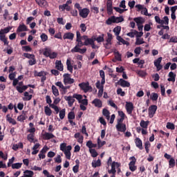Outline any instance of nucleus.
Listing matches in <instances>:
<instances>
[{
    "label": "nucleus",
    "instance_id": "37",
    "mask_svg": "<svg viewBox=\"0 0 177 177\" xmlns=\"http://www.w3.org/2000/svg\"><path fill=\"white\" fill-rule=\"evenodd\" d=\"M51 89L53 91V93L54 96H59V90L55 85L52 86Z\"/></svg>",
    "mask_w": 177,
    "mask_h": 177
},
{
    "label": "nucleus",
    "instance_id": "9",
    "mask_svg": "<svg viewBox=\"0 0 177 177\" xmlns=\"http://www.w3.org/2000/svg\"><path fill=\"white\" fill-rule=\"evenodd\" d=\"M79 86L81 87V88L84 91V92H88V91H91L92 89V87L89 86V83H81L79 84Z\"/></svg>",
    "mask_w": 177,
    "mask_h": 177
},
{
    "label": "nucleus",
    "instance_id": "50",
    "mask_svg": "<svg viewBox=\"0 0 177 177\" xmlns=\"http://www.w3.org/2000/svg\"><path fill=\"white\" fill-rule=\"evenodd\" d=\"M60 150L62 151H66L67 150V144L64 142L60 145Z\"/></svg>",
    "mask_w": 177,
    "mask_h": 177
},
{
    "label": "nucleus",
    "instance_id": "1",
    "mask_svg": "<svg viewBox=\"0 0 177 177\" xmlns=\"http://www.w3.org/2000/svg\"><path fill=\"white\" fill-rule=\"evenodd\" d=\"M76 41L77 42V45L71 49V52L72 53H81L82 55H84L86 52V48H80L82 47V41H81V39L82 37L81 36V33L80 31L76 32Z\"/></svg>",
    "mask_w": 177,
    "mask_h": 177
},
{
    "label": "nucleus",
    "instance_id": "14",
    "mask_svg": "<svg viewBox=\"0 0 177 177\" xmlns=\"http://www.w3.org/2000/svg\"><path fill=\"white\" fill-rule=\"evenodd\" d=\"M126 109L128 114H132V111H133V104L132 102H127Z\"/></svg>",
    "mask_w": 177,
    "mask_h": 177
},
{
    "label": "nucleus",
    "instance_id": "30",
    "mask_svg": "<svg viewBox=\"0 0 177 177\" xmlns=\"http://www.w3.org/2000/svg\"><path fill=\"white\" fill-rule=\"evenodd\" d=\"M24 96L25 97L23 98V100H24V101H28V100H31V99H32V95H30L28 93V92H25Z\"/></svg>",
    "mask_w": 177,
    "mask_h": 177
},
{
    "label": "nucleus",
    "instance_id": "3",
    "mask_svg": "<svg viewBox=\"0 0 177 177\" xmlns=\"http://www.w3.org/2000/svg\"><path fill=\"white\" fill-rule=\"evenodd\" d=\"M115 168H120V163L117 162H113L111 164V169L109 170V174H112V176L111 177H114L115 176V173L117 171L115 170ZM121 170L118 169V172H120Z\"/></svg>",
    "mask_w": 177,
    "mask_h": 177
},
{
    "label": "nucleus",
    "instance_id": "11",
    "mask_svg": "<svg viewBox=\"0 0 177 177\" xmlns=\"http://www.w3.org/2000/svg\"><path fill=\"white\" fill-rule=\"evenodd\" d=\"M89 9L88 8H83L82 10L80 11V16L83 19H86L88 17V15H89Z\"/></svg>",
    "mask_w": 177,
    "mask_h": 177
},
{
    "label": "nucleus",
    "instance_id": "61",
    "mask_svg": "<svg viewBox=\"0 0 177 177\" xmlns=\"http://www.w3.org/2000/svg\"><path fill=\"white\" fill-rule=\"evenodd\" d=\"M150 142L149 141L146 142L145 143V150L147 151V153H149V149L150 148Z\"/></svg>",
    "mask_w": 177,
    "mask_h": 177
},
{
    "label": "nucleus",
    "instance_id": "52",
    "mask_svg": "<svg viewBox=\"0 0 177 177\" xmlns=\"http://www.w3.org/2000/svg\"><path fill=\"white\" fill-rule=\"evenodd\" d=\"M40 38L43 42H46V41H48V35L45 33H42L40 36Z\"/></svg>",
    "mask_w": 177,
    "mask_h": 177
},
{
    "label": "nucleus",
    "instance_id": "58",
    "mask_svg": "<svg viewBox=\"0 0 177 177\" xmlns=\"http://www.w3.org/2000/svg\"><path fill=\"white\" fill-rule=\"evenodd\" d=\"M113 9L118 12V13H124L127 10V9H121L118 7H114Z\"/></svg>",
    "mask_w": 177,
    "mask_h": 177
},
{
    "label": "nucleus",
    "instance_id": "63",
    "mask_svg": "<svg viewBox=\"0 0 177 177\" xmlns=\"http://www.w3.org/2000/svg\"><path fill=\"white\" fill-rule=\"evenodd\" d=\"M141 50L142 48L140 47H136L134 50V53H136V55H140Z\"/></svg>",
    "mask_w": 177,
    "mask_h": 177
},
{
    "label": "nucleus",
    "instance_id": "26",
    "mask_svg": "<svg viewBox=\"0 0 177 177\" xmlns=\"http://www.w3.org/2000/svg\"><path fill=\"white\" fill-rule=\"evenodd\" d=\"M106 8L107 10L109 13H111L113 12V3L111 1L109 0L106 3Z\"/></svg>",
    "mask_w": 177,
    "mask_h": 177
},
{
    "label": "nucleus",
    "instance_id": "29",
    "mask_svg": "<svg viewBox=\"0 0 177 177\" xmlns=\"http://www.w3.org/2000/svg\"><path fill=\"white\" fill-rule=\"evenodd\" d=\"M86 146L87 147H88V149H90V150H91V149H93L95 148V147H97V145H96V144H93L92 141H91V140H89V141H88V142H86Z\"/></svg>",
    "mask_w": 177,
    "mask_h": 177
},
{
    "label": "nucleus",
    "instance_id": "16",
    "mask_svg": "<svg viewBox=\"0 0 177 177\" xmlns=\"http://www.w3.org/2000/svg\"><path fill=\"white\" fill-rule=\"evenodd\" d=\"M136 145L140 150H143V144L142 142V140L139 138L136 139Z\"/></svg>",
    "mask_w": 177,
    "mask_h": 177
},
{
    "label": "nucleus",
    "instance_id": "23",
    "mask_svg": "<svg viewBox=\"0 0 177 177\" xmlns=\"http://www.w3.org/2000/svg\"><path fill=\"white\" fill-rule=\"evenodd\" d=\"M0 41L3 42L4 45H9V41H8V38H6V35L0 34Z\"/></svg>",
    "mask_w": 177,
    "mask_h": 177
},
{
    "label": "nucleus",
    "instance_id": "2",
    "mask_svg": "<svg viewBox=\"0 0 177 177\" xmlns=\"http://www.w3.org/2000/svg\"><path fill=\"white\" fill-rule=\"evenodd\" d=\"M122 21H124V17H116L115 16H112L106 21V24L110 26V24H111L112 23H122Z\"/></svg>",
    "mask_w": 177,
    "mask_h": 177
},
{
    "label": "nucleus",
    "instance_id": "22",
    "mask_svg": "<svg viewBox=\"0 0 177 177\" xmlns=\"http://www.w3.org/2000/svg\"><path fill=\"white\" fill-rule=\"evenodd\" d=\"M93 104H94L95 106V107H102V100H99V99H95L93 100V101L92 102Z\"/></svg>",
    "mask_w": 177,
    "mask_h": 177
},
{
    "label": "nucleus",
    "instance_id": "60",
    "mask_svg": "<svg viewBox=\"0 0 177 177\" xmlns=\"http://www.w3.org/2000/svg\"><path fill=\"white\" fill-rule=\"evenodd\" d=\"M73 97L75 99H77V100H78L79 102H81V100H82V95H81L74 94Z\"/></svg>",
    "mask_w": 177,
    "mask_h": 177
},
{
    "label": "nucleus",
    "instance_id": "44",
    "mask_svg": "<svg viewBox=\"0 0 177 177\" xmlns=\"http://www.w3.org/2000/svg\"><path fill=\"white\" fill-rule=\"evenodd\" d=\"M101 165V162L100 159H98L97 161H94L92 162V166L93 168H96L97 167H100Z\"/></svg>",
    "mask_w": 177,
    "mask_h": 177
},
{
    "label": "nucleus",
    "instance_id": "4",
    "mask_svg": "<svg viewBox=\"0 0 177 177\" xmlns=\"http://www.w3.org/2000/svg\"><path fill=\"white\" fill-rule=\"evenodd\" d=\"M63 77H64V84L65 85H67V84H74V79L70 77V74L65 73L64 74Z\"/></svg>",
    "mask_w": 177,
    "mask_h": 177
},
{
    "label": "nucleus",
    "instance_id": "31",
    "mask_svg": "<svg viewBox=\"0 0 177 177\" xmlns=\"http://www.w3.org/2000/svg\"><path fill=\"white\" fill-rule=\"evenodd\" d=\"M44 139L46 140H49V139H53L55 138V136L52 133H46L44 135Z\"/></svg>",
    "mask_w": 177,
    "mask_h": 177
},
{
    "label": "nucleus",
    "instance_id": "21",
    "mask_svg": "<svg viewBox=\"0 0 177 177\" xmlns=\"http://www.w3.org/2000/svg\"><path fill=\"white\" fill-rule=\"evenodd\" d=\"M28 86H17L16 89L19 92V93H23L24 91H27Z\"/></svg>",
    "mask_w": 177,
    "mask_h": 177
},
{
    "label": "nucleus",
    "instance_id": "41",
    "mask_svg": "<svg viewBox=\"0 0 177 177\" xmlns=\"http://www.w3.org/2000/svg\"><path fill=\"white\" fill-rule=\"evenodd\" d=\"M50 52H51L50 48H44L43 55H44L46 57H49V56L50 55Z\"/></svg>",
    "mask_w": 177,
    "mask_h": 177
},
{
    "label": "nucleus",
    "instance_id": "42",
    "mask_svg": "<svg viewBox=\"0 0 177 177\" xmlns=\"http://www.w3.org/2000/svg\"><path fill=\"white\" fill-rule=\"evenodd\" d=\"M145 44V40H143V38H136L135 45H142Z\"/></svg>",
    "mask_w": 177,
    "mask_h": 177
},
{
    "label": "nucleus",
    "instance_id": "55",
    "mask_svg": "<svg viewBox=\"0 0 177 177\" xmlns=\"http://www.w3.org/2000/svg\"><path fill=\"white\" fill-rule=\"evenodd\" d=\"M68 120H74L75 118V115L74 114V112L71 111L68 115Z\"/></svg>",
    "mask_w": 177,
    "mask_h": 177
},
{
    "label": "nucleus",
    "instance_id": "40",
    "mask_svg": "<svg viewBox=\"0 0 177 177\" xmlns=\"http://www.w3.org/2000/svg\"><path fill=\"white\" fill-rule=\"evenodd\" d=\"M106 44H104L106 49H110L111 48V39H106Z\"/></svg>",
    "mask_w": 177,
    "mask_h": 177
},
{
    "label": "nucleus",
    "instance_id": "57",
    "mask_svg": "<svg viewBox=\"0 0 177 177\" xmlns=\"http://www.w3.org/2000/svg\"><path fill=\"white\" fill-rule=\"evenodd\" d=\"M167 129H175V124L171 122H168L167 124Z\"/></svg>",
    "mask_w": 177,
    "mask_h": 177
},
{
    "label": "nucleus",
    "instance_id": "47",
    "mask_svg": "<svg viewBox=\"0 0 177 177\" xmlns=\"http://www.w3.org/2000/svg\"><path fill=\"white\" fill-rule=\"evenodd\" d=\"M66 117V109H64L59 111V118L63 120Z\"/></svg>",
    "mask_w": 177,
    "mask_h": 177
},
{
    "label": "nucleus",
    "instance_id": "46",
    "mask_svg": "<svg viewBox=\"0 0 177 177\" xmlns=\"http://www.w3.org/2000/svg\"><path fill=\"white\" fill-rule=\"evenodd\" d=\"M97 145H98V149H100V147H102V146H104V145H106V141H102L100 140V138H98Z\"/></svg>",
    "mask_w": 177,
    "mask_h": 177
},
{
    "label": "nucleus",
    "instance_id": "19",
    "mask_svg": "<svg viewBox=\"0 0 177 177\" xmlns=\"http://www.w3.org/2000/svg\"><path fill=\"white\" fill-rule=\"evenodd\" d=\"M55 68L59 70V71H63V64H62V61L57 60L55 62Z\"/></svg>",
    "mask_w": 177,
    "mask_h": 177
},
{
    "label": "nucleus",
    "instance_id": "32",
    "mask_svg": "<svg viewBox=\"0 0 177 177\" xmlns=\"http://www.w3.org/2000/svg\"><path fill=\"white\" fill-rule=\"evenodd\" d=\"M140 125L144 129H147V127H149V121L141 120Z\"/></svg>",
    "mask_w": 177,
    "mask_h": 177
},
{
    "label": "nucleus",
    "instance_id": "8",
    "mask_svg": "<svg viewBox=\"0 0 177 177\" xmlns=\"http://www.w3.org/2000/svg\"><path fill=\"white\" fill-rule=\"evenodd\" d=\"M115 128L118 132H125L127 131V125L124 123L117 124Z\"/></svg>",
    "mask_w": 177,
    "mask_h": 177
},
{
    "label": "nucleus",
    "instance_id": "53",
    "mask_svg": "<svg viewBox=\"0 0 177 177\" xmlns=\"http://www.w3.org/2000/svg\"><path fill=\"white\" fill-rule=\"evenodd\" d=\"M89 151L93 157H97V152L96 151V150H95V149H89Z\"/></svg>",
    "mask_w": 177,
    "mask_h": 177
},
{
    "label": "nucleus",
    "instance_id": "7",
    "mask_svg": "<svg viewBox=\"0 0 177 177\" xmlns=\"http://www.w3.org/2000/svg\"><path fill=\"white\" fill-rule=\"evenodd\" d=\"M156 111H157V106L156 105H151L149 108V115L150 118H153L154 117V114H156Z\"/></svg>",
    "mask_w": 177,
    "mask_h": 177
},
{
    "label": "nucleus",
    "instance_id": "59",
    "mask_svg": "<svg viewBox=\"0 0 177 177\" xmlns=\"http://www.w3.org/2000/svg\"><path fill=\"white\" fill-rule=\"evenodd\" d=\"M117 93L120 96H125V92L122 91V88H118Z\"/></svg>",
    "mask_w": 177,
    "mask_h": 177
},
{
    "label": "nucleus",
    "instance_id": "27",
    "mask_svg": "<svg viewBox=\"0 0 177 177\" xmlns=\"http://www.w3.org/2000/svg\"><path fill=\"white\" fill-rule=\"evenodd\" d=\"M102 115L106 117V120H110V111L107 110L106 109H104L102 110Z\"/></svg>",
    "mask_w": 177,
    "mask_h": 177
},
{
    "label": "nucleus",
    "instance_id": "51",
    "mask_svg": "<svg viewBox=\"0 0 177 177\" xmlns=\"http://www.w3.org/2000/svg\"><path fill=\"white\" fill-rule=\"evenodd\" d=\"M169 165L170 168H174V167H175V159H174V158H170L169 161Z\"/></svg>",
    "mask_w": 177,
    "mask_h": 177
},
{
    "label": "nucleus",
    "instance_id": "36",
    "mask_svg": "<svg viewBox=\"0 0 177 177\" xmlns=\"http://www.w3.org/2000/svg\"><path fill=\"white\" fill-rule=\"evenodd\" d=\"M34 75L35 77H44V75H46V73L45 71L37 72L35 71Z\"/></svg>",
    "mask_w": 177,
    "mask_h": 177
},
{
    "label": "nucleus",
    "instance_id": "64",
    "mask_svg": "<svg viewBox=\"0 0 177 177\" xmlns=\"http://www.w3.org/2000/svg\"><path fill=\"white\" fill-rule=\"evenodd\" d=\"M169 42H174V44H176L177 42V37L175 36V37H172L170 38Z\"/></svg>",
    "mask_w": 177,
    "mask_h": 177
},
{
    "label": "nucleus",
    "instance_id": "17",
    "mask_svg": "<svg viewBox=\"0 0 177 177\" xmlns=\"http://www.w3.org/2000/svg\"><path fill=\"white\" fill-rule=\"evenodd\" d=\"M39 6L41 8H46L48 6V2L46 0H35Z\"/></svg>",
    "mask_w": 177,
    "mask_h": 177
},
{
    "label": "nucleus",
    "instance_id": "13",
    "mask_svg": "<svg viewBox=\"0 0 177 177\" xmlns=\"http://www.w3.org/2000/svg\"><path fill=\"white\" fill-rule=\"evenodd\" d=\"M65 100L68 102L69 107H71L73 104H74V102H75V99L74 98V95L73 96H65Z\"/></svg>",
    "mask_w": 177,
    "mask_h": 177
},
{
    "label": "nucleus",
    "instance_id": "33",
    "mask_svg": "<svg viewBox=\"0 0 177 177\" xmlns=\"http://www.w3.org/2000/svg\"><path fill=\"white\" fill-rule=\"evenodd\" d=\"M7 121L10 122V124H12V125H16L17 122L16 120L12 118H10V115H6Z\"/></svg>",
    "mask_w": 177,
    "mask_h": 177
},
{
    "label": "nucleus",
    "instance_id": "38",
    "mask_svg": "<svg viewBox=\"0 0 177 177\" xmlns=\"http://www.w3.org/2000/svg\"><path fill=\"white\" fill-rule=\"evenodd\" d=\"M21 165H23V163H14L12 165V169H19V168H21Z\"/></svg>",
    "mask_w": 177,
    "mask_h": 177
},
{
    "label": "nucleus",
    "instance_id": "43",
    "mask_svg": "<svg viewBox=\"0 0 177 177\" xmlns=\"http://www.w3.org/2000/svg\"><path fill=\"white\" fill-rule=\"evenodd\" d=\"M27 119V116L26 114H22L17 117V121H20V122H23L25 120Z\"/></svg>",
    "mask_w": 177,
    "mask_h": 177
},
{
    "label": "nucleus",
    "instance_id": "39",
    "mask_svg": "<svg viewBox=\"0 0 177 177\" xmlns=\"http://www.w3.org/2000/svg\"><path fill=\"white\" fill-rule=\"evenodd\" d=\"M113 32L115 33V35L116 37H118L120 35V32H121V26H117L113 29Z\"/></svg>",
    "mask_w": 177,
    "mask_h": 177
},
{
    "label": "nucleus",
    "instance_id": "34",
    "mask_svg": "<svg viewBox=\"0 0 177 177\" xmlns=\"http://www.w3.org/2000/svg\"><path fill=\"white\" fill-rule=\"evenodd\" d=\"M93 44V40L91 39V38H88L84 43L82 42V46H84V45L85 46H88V45H91Z\"/></svg>",
    "mask_w": 177,
    "mask_h": 177
},
{
    "label": "nucleus",
    "instance_id": "24",
    "mask_svg": "<svg viewBox=\"0 0 177 177\" xmlns=\"http://www.w3.org/2000/svg\"><path fill=\"white\" fill-rule=\"evenodd\" d=\"M27 139L28 142H30V143H35V142H38L37 140H34V133H30L27 136Z\"/></svg>",
    "mask_w": 177,
    "mask_h": 177
},
{
    "label": "nucleus",
    "instance_id": "49",
    "mask_svg": "<svg viewBox=\"0 0 177 177\" xmlns=\"http://www.w3.org/2000/svg\"><path fill=\"white\" fill-rule=\"evenodd\" d=\"M50 107H51V109H53L55 110V111L56 112V114H59V111H60V109H59V107L56 105H55V104H50Z\"/></svg>",
    "mask_w": 177,
    "mask_h": 177
},
{
    "label": "nucleus",
    "instance_id": "35",
    "mask_svg": "<svg viewBox=\"0 0 177 177\" xmlns=\"http://www.w3.org/2000/svg\"><path fill=\"white\" fill-rule=\"evenodd\" d=\"M10 30H12V28H10V27H7L4 29H1L0 34L5 35V34H8V32H9V31H10Z\"/></svg>",
    "mask_w": 177,
    "mask_h": 177
},
{
    "label": "nucleus",
    "instance_id": "12",
    "mask_svg": "<svg viewBox=\"0 0 177 177\" xmlns=\"http://www.w3.org/2000/svg\"><path fill=\"white\" fill-rule=\"evenodd\" d=\"M118 84L120 85V86H122L123 88H129V86H131V84L123 79H120L118 81Z\"/></svg>",
    "mask_w": 177,
    "mask_h": 177
},
{
    "label": "nucleus",
    "instance_id": "15",
    "mask_svg": "<svg viewBox=\"0 0 177 177\" xmlns=\"http://www.w3.org/2000/svg\"><path fill=\"white\" fill-rule=\"evenodd\" d=\"M63 39H71V41H73V39H74V35L72 32H66L64 34Z\"/></svg>",
    "mask_w": 177,
    "mask_h": 177
},
{
    "label": "nucleus",
    "instance_id": "10",
    "mask_svg": "<svg viewBox=\"0 0 177 177\" xmlns=\"http://www.w3.org/2000/svg\"><path fill=\"white\" fill-rule=\"evenodd\" d=\"M71 149H73V147L68 145L66 147V150L64 151L66 156V158H67V160H71Z\"/></svg>",
    "mask_w": 177,
    "mask_h": 177
},
{
    "label": "nucleus",
    "instance_id": "28",
    "mask_svg": "<svg viewBox=\"0 0 177 177\" xmlns=\"http://www.w3.org/2000/svg\"><path fill=\"white\" fill-rule=\"evenodd\" d=\"M66 66H67V70H68L70 73H73V65H71V59H68L66 60Z\"/></svg>",
    "mask_w": 177,
    "mask_h": 177
},
{
    "label": "nucleus",
    "instance_id": "62",
    "mask_svg": "<svg viewBox=\"0 0 177 177\" xmlns=\"http://www.w3.org/2000/svg\"><path fill=\"white\" fill-rule=\"evenodd\" d=\"M141 13H142V15H145V16H151V14H149L147 12V8H142Z\"/></svg>",
    "mask_w": 177,
    "mask_h": 177
},
{
    "label": "nucleus",
    "instance_id": "54",
    "mask_svg": "<svg viewBox=\"0 0 177 177\" xmlns=\"http://www.w3.org/2000/svg\"><path fill=\"white\" fill-rule=\"evenodd\" d=\"M104 86L101 85V88H99V91H98V97H102V96H103V92H104Z\"/></svg>",
    "mask_w": 177,
    "mask_h": 177
},
{
    "label": "nucleus",
    "instance_id": "6",
    "mask_svg": "<svg viewBox=\"0 0 177 177\" xmlns=\"http://www.w3.org/2000/svg\"><path fill=\"white\" fill-rule=\"evenodd\" d=\"M162 61V57H158L154 61V66L157 68V71H160L162 68V65H161V62Z\"/></svg>",
    "mask_w": 177,
    "mask_h": 177
},
{
    "label": "nucleus",
    "instance_id": "20",
    "mask_svg": "<svg viewBox=\"0 0 177 177\" xmlns=\"http://www.w3.org/2000/svg\"><path fill=\"white\" fill-rule=\"evenodd\" d=\"M59 9L60 10L64 11V10H67V12H70L71 10V7H70L69 6H67V4H63L59 6Z\"/></svg>",
    "mask_w": 177,
    "mask_h": 177
},
{
    "label": "nucleus",
    "instance_id": "5",
    "mask_svg": "<svg viewBox=\"0 0 177 177\" xmlns=\"http://www.w3.org/2000/svg\"><path fill=\"white\" fill-rule=\"evenodd\" d=\"M130 160H131V161L129 164V169L133 172V171H136V166H135V164L136 163V158H135L134 156H132L130 158Z\"/></svg>",
    "mask_w": 177,
    "mask_h": 177
},
{
    "label": "nucleus",
    "instance_id": "45",
    "mask_svg": "<svg viewBox=\"0 0 177 177\" xmlns=\"http://www.w3.org/2000/svg\"><path fill=\"white\" fill-rule=\"evenodd\" d=\"M44 113L46 115L50 116L52 115V110L48 106H46L44 109Z\"/></svg>",
    "mask_w": 177,
    "mask_h": 177
},
{
    "label": "nucleus",
    "instance_id": "48",
    "mask_svg": "<svg viewBox=\"0 0 177 177\" xmlns=\"http://www.w3.org/2000/svg\"><path fill=\"white\" fill-rule=\"evenodd\" d=\"M150 99H151V100H153V102H156V100H158V94L156 93H152Z\"/></svg>",
    "mask_w": 177,
    "mask_h": 177
},
{
    "label": "nucleus",
    "instance_id": "56",
    "mask_svg": "<svg viewBox=\"0 0 177 177\" xmlns=\"http://www.w3.org/2000/svg\"><path fill=\"white\" fill-rule=\"evenodd\" d=\"M24 56L27 59H34V57H35V55L29 53H24Z\"/></svg>",
    "mask_w": 177,
    "mask_h": 177
},
{
    "label": "nucleus",
    "instance_id": "25",
    "mask_svg": "<svg viewBox=\"0 0 177 177\" xmlns=\"http://www.w3.org/2000/svg\"><path fill=\"white\" fill-rule=\"evenodd\" d=\"M133 20L136 23L137 26L142 25L145 23V20L142 17L134 18Z\"/></svg>",
    "mask_w": 177,
    "mask_h": 177
},
{
    "label": "nucleus",
    "instance_id": "18",
    "mask_svg": "<svg viewBox=\"0 0 177 177\" xmlns=\"http://www.w3.org/2000/svg\"><path fill=\"white\" fill-rule=\"evenodd\" d=\"M23 31H27V26L24 24H21L18 26L17 32H22Z\"/></svg>",
    "mask_w": 177,
    "mask_h": 177
}]
</instances>
